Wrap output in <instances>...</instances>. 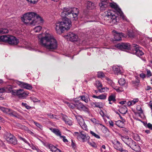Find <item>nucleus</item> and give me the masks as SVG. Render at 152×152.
<instances>
[{
    "label": "nucleus",
    "instance_id": "f257e3e1",
    "mask_svg": "<svg viewBox=\"0 0 152 152\" xmlns=\"http://www.w3.org/2000/svg\"><path fill=\"white\" fill-rule=\"evenodd\" d=\"M41 36V34L39 35L38 38L40 43L42 46L50 50H55L57 48V41L52 35L46 32L42 37H40Z\"/></svg>",
    "mask_w": 152,
    "mask_h": 152
},
{
    "label": "nucleus",
    "instance_id": "f03ea898",
    "mask_svg": "<svg viewBox=\"0 0 152 152\" xmlns=\"http://www.w3.org/2000/svg\"><path fill=\"white\" fill-rule=\"evenodd\" d=\"M21 20L26 24L34 26L37 23H42L43 19L36 12H29L23 15Z\"/></svg>",
    "mask_w": 152,
    "mask_h": 152
},
{
    "label": "nucleus",
    "instance_id": "7ed1b4c3",
    "mask_svg": "<svg viewBox=\"0 0 152 152\" xmlns=\"http://www.w3.org/2000/svg\"><path fill=\"white\" fill-rule=\"evenodd\" d=\"M79 10L77 8L73 9L69 7H64L61 13L62 18H67L72 20H76L78 19Z\"/></svg>",
    "mask_w": 152,
    "mask_h": 152
},
{
    "label": "nucleus",
    "instance_id": "20e7f679",
    "mask_svg": "<svg viewBox=\"0 0 152 152\" xmlns=\"http://www.w3.org/2000/svg\"><path fill=\"white\" fill-rule=\"evenodd\" d=\"M71 26L70 20L67 18H62V21L56 23L55 29L57 33H61L65 30H68Z\"/></svg>",
    "mask_w": 152,
    "mask_h": 152
},
{
    "label": "nucleus",
    "instance_id": "39448f33",
    "mask_svg": "<svg viewBox=\"0 0 152 152\" xmlns=\"http://www.w3.org/2000/svg\"><path fill=\"white\" fill-rule=\"evenodd\" d=\"M0 42H7L10 45H17L19 42L18 39L15 37L7 35L0 36Z\"/></svg>",
    "mask_w": 152,
    "mask_h": 152
},
{
    "label": "nucleus",
    "instance_id": "423d86ee",
    "mask_svg": "<svg viewBox=\"0 0 152 152\" xmlns=\"http://www.w3.org/2000/svg\"><path fill=\"white\" fill-rule=\"evenodd\" d=\"M12 94L14 95H17L19 98L25 99L29 94L28 92L24 91L23 89H14L11 91Z\"/></svg>",
    "mask_w": 152,
    "mask_h": 152
},
{
    "label": "nucleus",
    "instance_id": "0eeeda50",
    "mask_svg": "<svg viewBox=\"0 0 152 152\" xmlns=\"http://www.w3.org/2000/svg\"><path fill=\"white\" fill-rule=\"evenodd\" d=\"M75 133L77 134V138L78 139L81 140L83 142L86 141L90 138V137L83 131L79 133L77 132H75Z\"/></svg>",
    "mask_w": 152,
    "mask_h": 152
},
{
    "label": "nucleus",
    "instance_id": "6e6552de",
    "mask_svg": "<svg viewBox=\"0 0 152 152\" xmlns=\"http://www.w3.org/2000/svg\"><path fill=\"white\" fill-rule=\"evenodd\" d=\"M132 53L135 54L138 56H140L144 55L142 50L140 49L138 46L135 44H133L131 47Z\"/></svg>",
    "mask_w": 152,
    "mask_h": 152
},
{
    "label": "nucleus",
    "instance_id": "1a4fd4ad",
    "mask_svg": "<svg viewBox=\"0 0 152 152\" xmlns=\"http://www.w3.org/2000/svg\"><path fill=\"white\" fill-rule=\"evenodd\" d=\"M115 47L121 50L126 49L132 50L130 44L127 42H121L115 45Z\"/></svg>",
    "mask_w": 152,
    "mask_h": 152
},
{
    "label": "nucleus",
    "instance_id": "9d476101",
    "mask_svg": "<svg viewBox=\"0 0 152 152\" xmlns=\"http://www.w3.org/2000/svg\"><path fill=\"white\" fill-rule=\"evenodd\" d=\"M73 114L82 128L84 130H87L88 129L87 126L85 124L83 118L80 116L77 115L74 113H73Z\"/></svg>",
    "mask_w": 152,
    "mask_h": 152
},
{
    "label": "nucleus",
    "instance_id": "9b49d317",
    "mask_svg": "<svg viewBox=\"0 0 152 152\" xmlns=\"http://www.w3.org/2000/svg\"><path fill=\"white\" fill-rule=\"evenodd\" d=\"M7 141L9 143L16 145L17 144V140L16 138L10 133H7L5 136Z\"/></svg>",
    "mask_w": 152,
    "mask_h": 152
},
{
    "label": "nucleus",
    "instance_id": "f8f14e48",
    "mask_svg": "<svg viewBox=\"0 0 152 152\" xmlns=\"http://www.w3.org/2000/svg\"><path fill=\"white\" fill-rule=\"evenodd\" d=\"M76 107L80 111H83L88 113L89 112V109L79 101H76Z\"/></svg>",
    "mask_w": 152,
    "mask_h": 152
},
{
    "label": "nucleus",
    "instance_id": "ddd939ff",
    "mask_svg": "<svg viewBox=\"0 0 152 152\" xmlns=\"http://www.w3.org/2000/svg\"><path fill=\"white\" fill-rule=\"evenodd\" d=\"M115 148L120 151L123 149L122 144L117 140H114L112 142Z\"/></svg>",
    "mask_w": 152,
    "mask_h": 152
},
{
    "label": "nucleus",
    "instance_id": "4468645a",
    "mask_svg": "<svg viewBox=\"0 0 152 152\" xmlns=\"http://www.w3.org/2000/svg\"><path fill=\"white\" fill-rule=\"evenodd\" d=\"M67 38L72 42L77 41L78 38V36L76 34L72 32H69L67 35Z\"/></svg>",
    "mask_w": 152,
    "mask_h": 152
},
{
    "label": "nucleus",
    "instance_id": "2eb2a0df",
    "mask_svg": "<svg viewBox=\"0 0 152 152\" xmlns=\"http://www.w3.org/2000/svg\"><path fill=\"white\" fill-rule=\"evenodd\" d=\"M17 83L21 87L28 90H31L33 88L32 86L30 84L23 82L19 81Z\"/></svg>",
    "mask_w": 152,
    "mask_h": 152
},
{
    "label": "nucleus",
    "instance_id": "dca6fc26",
    "mask_svg": "<svg viewBox=\"0 0 152 152\" xmlns=\"http://www.w3.org/2000/svg\"><path fill=\"white\" fill-rule=\"evenodd\" d=\"M108 3L109 1L108 0H100V3L99 4L100 10H105V9L108 7Z\"/></svg>",
    "mask_w": 152,
    "mask_h": 152
},
{
    "label": "nucleus",
    "instance_id": "f3484780",
    "mask_svg": "<svg viewBox=\"0 0 152 152\" xmlns=\"http://www.w3.org/2000/svg\"><path fill=\"white\" fill-rule=\"evenodd\" d=\"M7 114L10 116L18 118H20L21 117V116L20 115L16 112L10 109H9V111Z\"/></svg>",
    "mask_w": 152,
    "mask_h": 152
},
{
    "label": "nucleus",
    "instance_id": "a211bd4d",
    "mask_svg": "<svg viewBox=\"0 0 152 152\" xmlns=\"http://www.w3.org/2000/svg\"><path fill=\"white\" fill-rule=\"evenodd\" d=\"M110 6L112 8H114L116 10H117L120 14V16H122L123 13L120 9L118 6L115 3H111L110 4Z\"/></svg>",
    "mask_w": 152,
    "mask_h": 152
},
{
    "label": "nucleus",
    "instance_id": "6ab92c4d",
    "mask_svg": "<svg viewBox=\"0 0 152 152\" xmlns=\"http://www.w3.org/2000/svg\"><path fill=\"white\" fill-rule=\"evenodd\" d=\"M90 104L93 107H96L100 108H102L104 106L103 104L100 102H91Z\"/></svg>",
    "mask_w": 152,
    "mask_h": 152
},
{
    "label": "nucleus",
    "instance_id": "aec40b11",
    "mask_svg": "<svg viewBox=\"0 0 152 152\" xmlns=\"http://www.w3.org/2000/svg\"><path fill=\"white\" fill-rule=\"evenodd\" d=\"M110 22L113 23L115 24L119 21V17L115 15L112 14L110 18Z\"/></svg>",
    "mask_w": 152,
    "mask_h": 152
},
{
    "label": "nucleus",
    "instance_id": "412c9836",
    "mask_svg": "<svg viewBox=\"0 0 152 152\" xmlns=\"http://www.w3.org/2000/svg\"><path fill=\"white\" fill-rule=\"evenodd\" d=\"M62 119L66 124L69 126H71L72 125V121L69 120L66 115H64L62 116Z\"/></svg>",
    "mask_w": 152,
    "mask_h": 152
},
{
    "label": "nucleus",
    "instance_id": "4be33fe9",
    "mask_svg": "<svg viewBox=\"0 0 152 152\" xmlns=\"http://www.w3.org/2000/svg\"><path fill=\"white\" fill-rule=\"evenodd\" d=\"M48 147L50 151L53 152H61L60 150L52 144L49 145Z\"/></svg>",
    "mask_w": 152,
    "mask_h": 152
},
{
    "label": "nucleus",
    "instance_id": "5701e85b",
    "mask_svg": "<svg viewBox=\"0 0 152 152\" xmlns=\"http://www.w3.org/2000/svg\"><path fill=\"white\" fill-rule=\"evenodd\" d=\"M123 36V33H118L116 32V34L114 35V39L115 41L120 40H121V37Z\"/></svg>",
    "mask_w": 152,
    "mask_h": 152
},
{
    "label": "nucleus",
    "instance_id": "b1692460",
    "mask_svg": "<svg viewBox=\"0 0 152 152\" xmlns=\"http://www.w3.org/2000/svg\"><path fill=\"white\" fill-rule=\"evenodd\" d=\"M119 112L123 114H125L127 111V108L126 106L123 105L121 106L119 109Z\"/></svg>",
    "mask_w": 152,
    "mask_h": 152
},
{
    "label": "nucleus",
    "instance_id": "393cba45",
    "mask_svg": "<svg viewBox=\"0 0 152 152\" xmlns=\"http://www.w3.org/2000/svg\"><path fill=\"white\" fill-rule=\"evenodd\" d=\"M113 69L114 73L117 75L121 74L122 72L118 66H115L113 67Z\"/></svg>",
    "mask_w": 152,
    "mask_h": 152
},
{
    "label": "nucleus",
    "instance_id": "a878e982",
    "mask_svg": "<svg viewBox=\"0 0 152 152\" xmlns=\"http://www.w3.org/2000/svg\"><path fill=\"white\" fill-rule=\"evenodd\" d=\"M87 8L89 10H92L95 7L94 4L92 2L88 1L86 3Z\"/></svg>",
    "mask_w": 152,
    "mask_h": 152
},
{
    "label": "nucleus",
    "instance_id": "bb28decb",
    "mask_svg": "<svg viewBox=\"0 0 152 152\" xmlns=\"http://www.w3.org/2000/svg\"><path fill=\"white\" fill-rule=\"evenodd\" d=\"M50 129L57 136H59L60 137L61 136V133L58 129L55 128L53 129L52 128H50Z\"/></svg>",
    "mask_w": 152,
    "mask_h": 152
},
{
    "label": "nucleus",
    "instance_id": "cd10ccee",
    "mask_svg": "<svg viewBox=\"0 0 152 152\" xmlns=\"http://www.w3.org/2000/svg\"><path fill=\"white\" fill-rule=\"evenodd\" d=\"M91 121L95 124H99L100 125L102 126H104L102 125V124L100 123L99 121L98 120H96L95 118H92L91 119Z\"/></svg>",
    "mask_w": 152,
    "mask_h": 152
},
{
    "label": "nucleus",
    "instance_id": "c85d7f7f",
    "mask_svg": "<svg viewBox=\"0 0 152 152\" xmlns=\"http://www.w3.org/2000/svg\"><path fill=\"white\" fill-rule=\"evenodd\" d=\"M95 86L98 89L102 88V83L99 80H96V81Z\"/></svg>",
    "mask_w": 152,
    "mask_h": 152
},
{
    "label": "nucleus",
    "instance_id": "c756f323",
    "mask_svg": "<svg viewBox=\"0 0 152 152\" xmlns=\"http://www.w3.org/2000/svg\"><path fill=\"white\" fill-rule=\"evenodd\" d=\"M115 125L119 127L123 128L124 126V124H123L121 120H118L116 121Z\"/></svg>",
    "mask_w": 152,
    "mask_h": 152
},
{
    "label": "nucleus",
    "instance_id": "7c9ffc66",
    "mask_svg": "<svg viewBox=\"0 0 152 152\" xmlns=\"http://www.w3.org/2000/svg\"><path fill=\"white\" fill-rule=\"evenodd\" d=\"M132 137L133 139L137 141H139L140 140V136L137 134H133Z\"/></svg>",
    "mask_w": 152,
    "mask_h": 152
},
{
    "label": "nucleus",
    "instance_id": "2f4dec72",
    "mask_svg": "<svg viewBox=\"0 0 152 152\" xmlns=\"http://www.w3.org/2000/svg\"><path fill=\"white\" fill-rule=\"evenodd\" d=\"M42 28V27L41 26H38L35 27L33 29V31L36 33L39 32L41 30Z\"/></svg>",
    "mask_w": 152,
    "mask_h": 152
},
{
    "label": "nucleus",
    "instance_id": "473e14b6",
    "mask_svg": "<svg viewBox=\"0 0 152 152\" xmlns=\"http://www.w3.org/2000/svg\"><path fill=\"white\" fill-rule=\"evenodd\" d=\"M115 96L113 95H110L108 98V100L109 102L113 101V102L116 101Z\"/></svg>",
    "mask_w": 152,
    "mask_h": 152
},
{
    "label": "nucleus",
    "instance_id": "72a5a7b5",
    "mask_svg": "<svg viewBox=\"0 0 152 152\" xmlns=\"http://www.w3.org/2000/svg\"><path fill=\"white\" fill-rule=\"evenodd\" d=\"M97 77L99 78H103L105 77L104 74L102 72H97Z\"/></svg>",
    "mask_w": 152,
    "mask_h": 152
},
{
    "label": "nucleus",
    "instance_id": "f704fd0d",
    "mask_svg": "<svg viewBox=\"0 0 152 152\" xmlns=\"http://www.w3.org/2000/svg\"><path fill=\"white\" fill-rule=\"evenodd\" d=\"M80 97L81 99L83 101H84L86 103H87L88 102V98H87L86 96H85L84 95H82L81 96H80Z\"/></svg>",
    "mask_w": 152,
    "mask_h": 152
},
{
    "label": "nucleus",
    "instance_id": "c9c22d12",
    "mask_svg": "<svg viewBox=\"0 0 152 152\" xmlns=\"http://www.w3.org/2000/svg\"><path fill=\"white\" fill-rule=\"evenodd\" d=\"M105 14H106V16H105V17H109L110 18L113 14V13H112V11L110 10L105 12Z\"/></svg>",
    "mask_w": 152,
    "mask_h": 152
},
{
    "label": "nucleus",
    "instance_id": "e433bc0d",
    "mask_svg": "<svg viewBox=\"0 0 152 152\" xmlns=\"http://www.w3.org/2000/svg\"><path fill=\"white\" fill-rule=\"evenodd\" d=\"M118 82L120 85L122 86L125 84L126 81L124 78H121L118 80Z\"/></svg>",
    "mask_w": 152,
    "mask_h": 152
},
{
    "label": "nucleus",
    "instance_id": "4c0bfd02",
    "mask_svg": "<svg viewBox=\"0 0 152 152\" xmlns=\"http://www.w3.org/2000/svg\"><path fill=\"white\" fill-rule=\"evenodd\" d=\"M67 105L70 108L73 109L75 107H76V102L75 104L72 103H67Z\"/></svg>",
    "mask_w": 152,
    "mask_h": 152
},
{
    "label": "nucleus",
    "instance_id": "58836bf2",
    "mask_svg": "<svg viewBox=\"0 0 152 152\" xmlns=\"http://www.w3.org/2000/svg\"><path fill=\"white\" fill-rule=\"evenodd\" d=\"M9 109L7 108H6L3 107H0V109H1L4 112L8 113L9 111Z\"/></svg>",
    "mask_w": 152,
    "mask_h": 152
},
{
    "label": "nucleus",
    "instance_id": "ea45409f",
    "mask_svg": "<svg viewBox=\"0 0 152 152\" xmlns=\"http://www.w3.org/2000/svg\"><path fill=\"white\" fill-rule=\"evenodd\" d=\"M107 97L106 94H102L98 96V99H105Z\"/></svg>",
    "mask_w": 152,
    "mask_h": 152
},
{
    "label": "nucleus",
    "instance_id": "a19ab883",
    "mask_svg": "<svg viewBox=\"0 0 152 152\" xmlns=\"http://www.w3.org/2000/svg\"><path fill=\"white\" fill-rule=\"evenodd\" d=\"M8 32V30L7 29H0V34L7 33Z\"/></svg>",
    "mask_w": 152,
    "mask_h": 152
},
{
    "label": "nucleus",
    "instance_id": "79ce46f5",
    "mask_svg": "<svg viewBox=\"0 0 152 152\" xmlns=\"http://www.w3.org/2000/svg\"><path fill=\"white\" fill-rule=\"evenodd\" d=\"M90 133L92 135V136H94L97 139H99L100 138V137L99 135L96 134L92 131H90Z\"/></svg>",
    "mask_w": 152,
    "mask_h": 152
},
{
    "label": "nucleus",
    "instance_id": "37998d69",
    "mask_svg": "<svg viewBox=\"0 0 152 152\" xmlns=\"http://www.w3.org/2000/svg\"><path fill=\"white\" fill-rule=\"evenodd\" d=\"M88 143L91 146L93 147L96 148L97 147V145L95 142H90L89 141H88Z\"/></svg>",
    "mask_w": 152,
    "mask_h": 152
},
{
    "label": "nucleus",
    "instance_id": "c03bdc74",
    "mask_svg": "<svg viewBox=\"0 0 152 152\" xmlns=\"http://www.w3.org/2000/svg\"><path fill=\"white\" fill-rule=\"evenodd\" d=\"M28 3L30 4H35L38 2V0H26Z\"/></svg>",
    "mask_w": 152,
    "mask_h": 152
},
{
    "label": "nucleus",
    "instance_id": "a18cd8bd",
    "mask_svg": "<svg viewBox=\"0 0 152 152\" xmlns=\"http://www.w3.org/2000/svg\"><path fill=\"white\" fill-rule=\"evenodd\" d=\"M136 109L140 113H143V111L141 107L140 106H137V107Z\"/></svg>",
    "mask_w": 152,
    "mask_h": 152
},
{
    "label": "nucleus",
    "instance_id": "49530a36",
    "mask_svg": "<svg viewBox=\"0 0 152 152\" xmlns=\"http://www.w3.org/2000/svg\"><path fill=\"white\" fill-rule=\"evenodd\" d=\"M33 123L34 124H35L40 129H42V126L40 125L39 123H37V122L34 121Z\"/></svg>",
    "mask_w": 152,
    "mask_h": 152
},
{
    "label": "nucleus",
    "instance_id": "de8ad7c7",
    "mask_svg": "<svg viewBox=\"0 0 152 152\" xmlns=\"http://www.w3.org/2000/svg\"><path fill=\"white\" fill-rule=\"evenodd\" d=\"M19 138L20 140H22L25 143L28 144V145H30L29 143L25 138H23L20 136H19Z\"/></svg>",
    "mask_w": 152,
    "mask_h": 152
},
{
    "label": "nucleus",
    "instance_id": "09e8293b",
    "mask_svg": "<svg viewBox=\"0 0 152 152\" xmlns=\"http://www.w3.org/2000/svg\"><path fill=\"white\" fill-rule=\"evenodd\" d=\"M101 88V89L100 88L99 89V92L101 93L103 92H104L105 91H107V90L108 89H107V87L103 88Z\"/></svg>",
    "mask_w": 152,
    "mask_h": 152
},
{
    "label": "nucleus",
    "instance_id": "8fccbe9b",
    "mask_svg": "<svg viewBox=\"0 0 152 152\" xmlns=\"http://www.w3.org/2000/svg\"><path fill=\"white\" fill-rule=\"evenodd\" d=\"M22 105L23 106L25 107L27 109H30L31 108V107L29 106L26 103L22 102Z\"/></svg>",
    "mask_w": 152,
    "mask_h": 152
},
{
    "label": "nucleus",
    "instance_id": "3c124183",
    "mask_svg": "<svg viewBox=\"0 0 152 152\" xmlns=\"http://www.w3.org/2000/svg\"><path fill=\"white\" fill-rule=\"evenodd\" d=\"M30 98L34 102H37L39 101L34 96L31 97Z\"/></svg>",
    "mask_w": 152,
    "mask_h": 152
},
{
    "label": "nucleus",
    "instance_id": "603ef678",
    "mask_svg": "<svg viewBox=\"0 0 152 152\" xmlns=\"http://www.w3.org/2000/svg\"><path fill=\"white\" fill-rule=\"evenodd\" d=\"M139 101L138 99L137 98L134 99L133 100L131 101L132 104L133 105L135 104L136 102H137Z\"/></svg>",
    "mask_w": 152,
    "mask_h": 152
},
{
    "label": "nucleus",
    "instance_id": "864d4df0",
    "mask_svg": "<svg viewBox=\"0 0 152 152\" xmlns=\"http://www.w3.org/2000/svg\"><path fill=\"white\" fill-rule=\"evenodd\" d=\"M147 75L148 77H150L151 76V73L150 70L146 69Z\"/></svg>",
    "mask_w": 152,
    "mask_h": 152
},
{
    "label": "nucleus",
    "instance_id": "5fc2aeb1",
    "mask_svg": "<svg viewBox=\"0 0 152 152\" xmlns=\"http://www.w3.org/2000/svg\"><path fill=\"white\" fill-rule=\"evenodd\" d=\"M139 82H140V80L136 78L135 81H132V83H133V84H137V83H139Z\"/></svg>",
    "mask_w": 152,
    "mask_h": 152
},
{
    "label": "nucleus",
    "instance_id": "6e6d98bb",
    "mask_svg": "<svg viewBox=\"0 0 152 152\" xmlns=\"http://www.w3.org/2000/svg\"><path fill=\"white\" fill-rule=\"evenodd\" d=\"M5 91V89L3 88H0V96H1L2 95V93Z\"/></svg>",
    "mask_w": 152,
    "mask_h": 152
},
{
    "label": "nucleus",
    "instance_id": "4d7b16f0",
    "mask_svg": "<svg viewBox=\"0 0 152 152\" xmlns=\"http://www.w3.org/2000/svg\"><path fill=\"white\" fill-rule=\"evenodd\" d=\"M147 127L148 128L152 130V124L149 123L147 125Z\"/></svg>",
    "mask_w": 152,
    "mask_h": 152
},
{
    "label": "nucleus",
    "instance_id": "13d9d810",
    "mask_svg": "<svg viewBox=\"0 0 152 152\" xmlns=\"http://www.w3.org/2000/svg\"><path fill=\"white\" fill-rule=\"evenodd\" d=\"M60 137H62L63 138V141L64 142H68V140H67V139H66L65 138V136H61Z\"/></svg>",
    "mask_w": 152,
    "mask_h": 152
},
{
    "label": "nucleus",
    "instance_id": "bf43d9fd",
    "mask_svg": "<svg viewBox=\"0 0 152 152\" xmlns=\"http://www.w3.org/2000/svg\"><path fill=\"white\" fill-rule=\"evenodd\" d=\"M31 148L33 150H36L37 148L36 147L33 145V144L30 145H30H29Z\"/></svg>",
    "mask_w": 152,
    "mask_h": 152
},
{
    "label": "nucleus",
    "instance_id": "052dcab7",
    "mask_svg": "<svg viewBox=\"0 0 152 152\" xmlns=\"http://www.w3.org/2000/svg\"><path fill=\"white\" fill-rule=\"evenodd\" d=\"M109 124L110 126H111L112 127L113 126H114L113 122L112 121L110 120V121H109Z\"/></svg>",
    "mask_w": 152,
    "mask_h": 152
},
{
    "label": "nucleus",
    "instance_id": "680f3d73",
    "mask_svg": "<svg viewBox=\"0 0 152 152\" xmlns=\"http://www.w3.org/2000/svg\"><path fill=\"white\" fill-rule=\"evenodd\" d=\"M140 76L141 78H144L145 77V75L144 73H141L140 74Z\"/></svg>",
    "mask_w": 152,
    "mask_h": 152
},
{
    "label": "nucleus",
    "instance_id": "e2e57ef3",
    "mask_svg": "<svg viewBox=\"0 0 152 152\" xmlns=\"http://www.w3.org/2000/svg\"><path fill=\"white\" fill-rule=\"evenodd\" d=\"M116 91L118 92L119 91H123V90L122 89V88L121 87H120L117 89H116Z\"/></svg>",
    "mask_w": 152,
    "mask_h": 152
},
{
    "label": "nucleus",
    "instance_id": "0e129e2a",
    "mask_svg": "<svg viewBox=\"0 0 152 152\" xmlns=\"http://www.w3.org/2000/svg\"><path fill=\"white\" fill-rule=\"evenodd\" d=\"M127 104L129 106H130L131 105H133L132 104V103L131 102V101H129L127 102Z\"/></svg>",
    "mask_w": 152,
    "mask_h": 152
},
{
    "label": "nucleus",
    "instance_id": "69168bd1",
    "mask_svg": "<svg viewBox=\"0 0 152 152\" xmlns=\"http://www.w3.org/2000/svg\"><path fill=\"white\" fill-rule=\"evenodd\" d=\"M126 102V101H122L119 102L120 104H125V103Z\"/></svg>",
    "mask_w": 152,
    "mask_h": 152
},
{
    "label": "nucleus",
    "instance_id": "338daca9",
    "mask_svg": "<svg viewBox=\"0 0 152 152\" xmlns=\"http://www.w3.org/2000/svg\"><path fill=\"white\" fill-rule=\"evenodd\" d=\"M151 88L150 86H148L146 87V90H149L150 89H151Z\"/></svg>",
    "mask_w": 152,
    "mask_h": 152
},
{
    "label": "nucleus",
    "instance_id": "774afa93",
    "mask_svg": "<svg viewBox=\"0 0 152 152\" xmlns=\"http://www.w3.org/2000/svg\"><path fill=\"white\" fill-rule=\"evenodd\" d=\"M121 151V152H128V151L125 150H123V149H122L121 151Z\"/></svg>",
    "mask_w": 152,
    "mask_h": 152
}]
</instances>
